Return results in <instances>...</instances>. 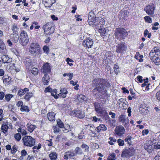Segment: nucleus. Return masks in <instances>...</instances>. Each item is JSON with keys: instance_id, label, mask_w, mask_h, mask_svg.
<instances>
[{"instance_id": "de8ad7c7", "label": "nucleus", "mask_w": 160, "mask_h": 160, "mask_svg": "<svg viewBox=\"0 0 160 160\" xmlns=\"http://www.w3.org/2000/svg\"><path fill=\"white\" fill-rule=\"evenodd\" d=\"M21 110L22 111L29 112V110L28 107L26 106L22 105L20 108Z\"/></svg>"}, {"instance_id": "4468645a", "label": "nucleus", "mask_w": 160, "mask_h": 160, "mask_svg": "<svg viewBox=\"0 0 160 160\" xmlns=\"http://www.w3.org/2000/svg\"><path fill=\"white\" fill-rule=\"evenodd\" d=\"M155 7L153 4H149L146 6L144 8V10L149 15H152L154 14V12Z\"/></svg>"}, {"instance_id": "393cba45", "label": "nucleus", "mask_w": 160, "mask_h": 160, "mask_svg": "<svg viewBox=\"0 0 160 160\" xmlns=\"http://www.w3.org/2000/svg\"><path fill=\"white\" fill-rule=\"evenodd\" d=\"M148 78H146V79H144V83L142 84V90L144 91H147L149 89V85L148 84Z\"/></svg>"}, {"instance_id": "13d9d810", "label": "nucleus", "mask_w": 160, "mask_h": 160, "mask_svg": "<svg viewBox=\"0 0 160 160\" xmlns=\"http://www.w3.org/2000/svg\"><path fill=\"white\" fill-rule=\"evenodd\" d=\"M17 151V147L14 145L13 146L11 149V153L12 154H14Z\"/></svg>"}, {"instance_id": "603ef678", "label": "nucleus", "mask_w": 160, "mask_h": 160, "mask_svg": "<svg viewBox=\"0 0 160 160\" xmlns=\"http://www.w3.org/2000/svg\"><path fill=\"white\" fill-rule=\"evenodd\" d=\"M66 61L67 62L68 64L70 66H72L73 65V64L71 63H70V62H73L74 61L72 59H71L69 58H67L66 59Z\"/></svg>"}, {"instance_id": "c9c22d12", "label": "nucleus", "mask_w": 160, "mask_h": 160, "mask_svg": "<svg viewBox=\"0 0 160 160\" xmlns=\"http://www.w3.org/2000/svg\"><path fill=\"white\" fill-rule=\"evenodd\" d=\"M144 148L147 150L148 152L149 153H150L152 152V146L149 145H147V144H145L144 146Z\"/></svg>"}, {"instance_id": "20e7f679", "label": "nucleus", "mask_w": 160, "mask_h": 160, "mask_svg": "<svg viewBox=\"0 0 160 160\" xmlns=\"http://www.w3.org/2000/svg\"><path fill=\"white\" fill-rule=\"evenodd\" d=\"M127 35V32L124 28H116L114 35L118 40H121L124 39Z\"/></svg>"}, {"instance_id": "f3484780", "label": "nucleus", "mask_w": 160, "mask_h": 160, "mask_svg": "<svg viewBox=\"0 0 160 160\" xmlns=\"http://www.w3.org/2000/svg\"><path fill=\"white\" fill-rule=\"evenodd\" d=\"M71 116L78 117L79 118H83L84 116V112H83L79 111L73 110L72 111L70 114Z\"/></svg>"}, {"instance_id": "e433bc0d", "label": "nucleus", "mask_w": 160, "mask_h": 160, "mask_svg": "<svg viewBox=\"0 0 160 160\" xmlns=\"http://www.w3.org/2000/svg\"><path fill=\"white\" fill-rule=\"evenodd\" d=\"M104 20L101 18H98L96 22V23H97V26L103 25L104 23Z\"/></svg>"}, {"instance_id": "ea45409f", "label": "nucleus", "mask_w": 160, "mask_h": 160, "mask_svg": "<svg viewBox=\"0 0 160 160\" xmlns=\"http://www.w3.org/2000/svg\"><path fill=\"white\" fill-rule=\"evenodd\" d=\"M57 125L60 128H64V124L60 119H58L57 120Z\"/></svg>"}, {"instance_id": "5701e85b", "label": "nucleus", "mask_w": 160, "mask_h": 160, "mask_svg": "<svg viewBox=\"0 0 160 160\" xmlns=\"http://www.w3.org/2000/svg\"><path fill=\"white\" fill-rule=\"evenodd\" d=\"M74 155L75 154L73 152L69 151L65 153L63 158L64 159L67 160L73 158Z\"/></svg>"}, {"instance_id": "f03ea898", "label": "nucleus", "mask_w": 160, "mask_h": 160, "mask_svg": "<svg viewBox=\"0 0 160 160\" xmlns=\"http://www.w3.org/2000/svg\"><path fill=\"white\" fill-rule=\"evenodd\" d=\"M151 60L157 65H160V50L158 48L154 47L149 53Z\"/></svg>"}, {"instance_id": "412c9836", "label": "nucleus", "mask_w": 160, "mask_h": 160, "mask_svg": "<svg viewBox=\"0 0 160 160\" xmlns=\"http://www.w3.org/2000/svg\"><path fill=\"white\" fill-rule=\"evenodd\" d=\"M56 0H43L44 6L47 8H50L52 4L56 2Z\"/></svg>"}, {"instance_id": "473e14b6", "label": "nucleus", "mask_w": 160, "mask_h": 160, "mask_svg": "<svg viewBox=\"0 0 160 160\" xmlns=\"http://www.w3.org/2000/svg\"><path fill=\"white\" fill-rule=\"evenodd\" d=\"M1 58L3 63H8L10 62V61H9L10 59L9 58L6 54L2 55L1 57Z\"/></svg>"}, {"instance_id": "69168bd1", "label": "nucleus", "mask_w": 160, "mask_h": 160, "mask_svg": "<svg viewBox=\"0 0 160 160\" xmlns=\"http://www.w3.org/2000/svg\"><path fill=\"white\" fill-rule=\"evenodd\" d=\"M0 53L3 55L6 54L7 53V50L6 48L0 49Z\"/></svg>"}, {"instance_id": "4c0bfd02", "label": "nucleus", "mask_w": 160, "mask_h": 160, "mask_svg": "<svg viewBox=\"0 0 160 160\" xmlns=\"http://www.w3.org/2000/svg\"><path fill=\"white\" fill-rule=\"evenodd\" d=\"M33 94L32 92H28L24 96V99L26 100H29L30 98L32 97Z\"/></svg>"}, {"instance_id": "0eeeda50", "label": "nucleus", "mask_w": 160, "mask_h": 160, "mask_svg": "<svg viewBox=\"0 0 160 160\" xmlns=\"http://www.w3.org/2000/svg\"><path fill=\"white\" fill-rule=\"evenodd\" d=\"M44 33L47 35L52 34L54 32V28L52 23L48 22L43 26Z\"/></svg>"}, {"instance_id": "b1692460", "label": "nucleus", "mask_w": 160, "mask_h": 160, "mask_svg": "<svg viewBox=\"0 0 160 160\" xmlns=\"http://www.w3.org/2000/svg\"><path fill=\"white\" fill-rule=\"evenodd\" d=\"M50 81V77L47 74H44L42 79V82L44 85H48Z\"/></svg>"}, {"instance_id": "09e8293b", "label": "nucleus", "mask_w": 160, "mask_h": 160, "mask_svg": "<svg viewBox=\"0 0 160 160\" xmlns=\"http://www.w3.org/2000/svg\"><path fill=\"white\" fill-rule=\"evenodd\" d=\"M32 24L34 25V28L35 29H38L40 27V26L39 25L38 23L37 22L34 21L32 22Z\"/></svg>"}, {"instance_id": "7c9ffc66", "label": "nucleus", "mask_w": 160, "mask_h": 160, "mask_svg": "<svg viewBox=\"0 0 160 160\" xmlns=\"http://www.w3.org/2000/svg\"><path fill=\"white\" fill-rule=\"evenodd\" d=\"M2 79L4 83L7 84H9L11 82V78L8 76H4L2 77Z\"/></svg>"}, {"instance_id": "a18cd8bd", "label": "nucleus", "mask_w": 160, "mask_h": 160, "mask_svg": "<svg viewBox=\"0 0 160 160\" xmlns=\"http://www.w3.org/2000/svg\"><path fill=\"white\" fill-rule=\"evenodd\" d=\"M18 29V28L17 25L14 23L12 27V30L13 31V32L16 33V32H18L17 30Z\"/></svg>"}, {"instance_id": "1a4fd4ad", "label": "nucleus", "mask_w": 160, "mask_h": 160, "mask_svg": "<svg viewBox=\"0 0 160 160\" xmlns=\"http://www.w3.org/2000/svg\"><path fill=\"white\" fill-rule=\"evenodd\" d=\"M97 19H96L95 15L92 11L90 12L89 14L88 22L89 24L93 27L97 26V23H96Z\"/></svg>"}, {"instance_id": "dca6fc26", "label": "nucleus", "mask_w": 160, "mask_h": 160, "mask_svg": "<svg viewBox=\"0 0 160 160\" xmlns=\"http://www.w3.org/2000/svg\"><path fill=\"white\" fill-rule=\"evenodd\" d=\"M125 129L122 126L117 127L115 129V132L117 135L122 136L125 132Z\"/></svg>"}, {"instance_id": "bf43d9fd", "label": "nucleus", "mask_w": 160, "mask_h": 160, "mask_svg": "<svg viewBox=\"0 0 160 160\" xmlns=\"http://www.w3.org/2000/svg\"><path fill=\"white\" fill-rule=\"evenodd\" d=\"M14 138L16 140L19 141L21 138L20 134L19 133H17L16 134L14 135Z\"/></svg>"}, {"instance_id": "f8f14e48", "label": "nucleus", "mask_w": 160, "mask_h": 160, "mask_svg": "<svg viewBox=\"0 0 160 160\" xmlns=\"http://www.w3.org/2000/svg\"><path fill=\"white\" fill-rule=\"evenodd\" d=\"M135 151L133 148H130L128 149L125 150L122 152V155L124 157L129 158L134 155Z\"/></svg>"}, {"instance_id": "338daca9", "label": "nucleus", "mask_w": 160, "mask_h": 160, "mask_svg": "<svg viewBox=\"0 0 160 160\" xmlns=\"http://www.w3.org/2000/svg\"><path fill=\"white\" fill-rule=\"evenodd\" d=\"M149 133L148 129H144L142 132V135L145 136L147 135Z\"/></svg>"}, {"instance_id": "7ed1b4c3", "label": "nucleus", "mask_w": 160, "mask_h": 160, "mask_svg": "<svg viewBox=\"0 0 160 160\" xmlns=\"http://www.w3.org/2000/svg\"><path fill=\"white\" fill-rule=\"evenodd\" d=\"M29 52L34 56H40L42 54L40 45L37 42L32 43L29 48Z\"/></svg>"}, {"instance_id": "a878e982", "label": "nucleus", "mask_w": 160, "mask_h": 160, "mask_svg": "<svg viewBox=\"0 0 160 160\" xmlns=\"http://www.w3.org/2000/svg\"><path fill=\"white\" fill-rule=\"evenodd\" d=\"M113 54L110 51L106 52L104 55V58L105 59L109 60L111 61L112 60L113 58Z\"/></svg>"}, {"instance_id": "052dcab7", "label": "nucleus", "mask_w": 160, "mask_h": 160, "mask_svg": "<svg viewBox=\"0 0 160 160\" xmlns=\"http://www.w3.org/2000/svg\"><path fill=\"white\" fill-rule=\"evenodd\" d=\"M117 142L119 146H123L124 145V141L121 139H118V140Z\"/></svg>"}, {"instance_id": "bb28decb", "label": "nucleus", "mask_w": 160, "mask_h": 160, "mask_svg": "<svg viewBox=\"0 0 160 160\" xmlns=\"http://www.w3.org/2000/svg\"><path fill=\"white\" fill-rule=\"evenodd\" d=\"M10 125L8 124H2L1 127V131L4 134H7Z\"/></svg>"}, {"instance_id": "49530a36", "label": "nucleus", "mask_w": 160, "mask_h": 160, "mask_svg": "<svg viewBox=\"0 0 160 160\" xmlns=\"http://www.w3.org/2000/svg\"><path fill=\"white\" fill-rule=\"evenodd\" d=\"M109 141L108 142L111 145L113 144V142H116V139L114 138L110 137L109 138Z\"/></svg>"}, {"instance_id": "e2e57ef3", "label": "nucleus", "mask_w": 160, "mask_h": 160, "mask_svg": "<svg viewBox=\"0 0 160 160\" xmlns=\"http://www.w3.org/2000/svg\"><path fill=\"white\" fill-rule=\"evenodd\" d=\"M41 145L40 143H39L38 146L36 145L33 147V149H34L33 152H35V151H37V150H39L41 148Z\"/></svg>"}, {"instance_id": "ddd939ff", "label": "nucleus", "mask_w": 160, "mask_h": 160, "mask_svg": "<svg viewBox=\"0 0 160 160\" xmlns=\"http://www.w3.org/2000/svg\"><path fill=\"white\" fill-rule=\"evenodd\" d=\"M26 69L28 70H30L32 68L33 65L32 61L30 57H28L23 62Z\"/></svg>"}, {"instance_id": "79ce46f5", "label": "nucleus", "mask_w": 160, "mask_h": 160, "mask_svg": "<svg viewBox=\"0 0 160 160\" xmlns=\"http://www.w3.org/2000/svg\"><path fill=\"white\" fill-rule=\"evenodd\" d=\"M86 98V97L82 94H78L76 97L77 100H84Z\"/></svg>"}, {"instance_id": "58836bf2", "label": "nucleus", "mask_w": 160, "mask_h": 160, "mask_svg": "<svg viewBox=\"0 0 160 160\" xmlns=\"http://www.w3.org/2000/svg\"><path fill=\"white\" fill-rule=\"evenodd\" d=\"M57 154L55 152H52L50 154L49 157L51 160H55L57 158Z\"/></svg>"}, {"instance_id": "cd10ccee", "label": "nucleus", "mask_w": 160, "mask_h": 160, "mask_svg": "<svg viewBox=\"0 0 160 160\" xmlns=\"http://www.w3.org/2000/svg\"><path fill=\"white\" fill-rule=\"evenodd\" d=\"M30 70H28V72H30L34 76L38 75L39 73L38 69L37 68L33 67L30 69Z\"/></svg>"}, {"instance_id": "2f4dec72", "label": "nucleus", "mask_w": 160, "mask_h": 160, "mask_svg": "<svg viewBox=\"0 0 160 160\" xmlns=\"http://www.w3.org/2000/svg\"><path fill=\"white\" fill-rule=\"evenodd\" d=\"M107 129V127L104 124H100L99 126L97 127L96 129L98 132L104 131L106 130Z\"/></svg>"}, {"instance_id": "0e129e2a", "label": "nucleus", "mask_w": 160, "mask_h": 160, "mask_svg": "<svg viewBox=\"0 0 160 160\" xmlns=\"http://www.w3.org/2000/svg\"><path fill=\"white\" fill-rule=\"evenodd\" d=\"M64 129L63 130L64 131H66V132H68L69 131L71 130V128H70V126L69 125H67L65 126V127L64 128H63Z\"/></svg>"}, {"instance_id": "2eb2a0df", "label": "nucleus", "mask_w": 160, "mask_h": 160, "mask_svg": "<svg viewBox=\"0 0 160 160\" xmlns=\"http://www.w3.org/2000/svg\"><path fill=\"white\" fill-rule=\"evenodd\" d=\"M128 12L127 10H121L118 15V18L123 22L127 20L128 16Z\"/></svg>"}, {"instance_id": "72a5a7b5", "label": "nucleus", "mask_w": 160, "mask_h": 160, "mask_svg": "<svg viewBox=\"0 0 160 160\" xmlns=\"http://www.w3.org/2000/svg\"><path fill=\"white\" fill-rule=\"evenodd\" d=\"M55 113L53 112H49L48 113L47 116L48 120L50 121H52L55 120Z\"/></svg>"}, {"instance_id": "4d7b16f0", "label": "nucleus", "mask_w": 160, "mask_h": 160, "mask_svg": "<svg viewBox=\"0 0 160 160\" xmlns=\"http://www.w3.org/2000/svg\"><path fill=\"white\" fill-rule=\"evenodd\" d=\"M145 21L147 22L151 23L152 22V19L148 16H146L144 17Z\"/></svg>"}, {"instance_id": "f704fd0d", "label": "nucleus", "mask_w": 160, "mask_h": 160, "mask_svg": "<svg viewBox=\"0 0 160 160\" xmlns=\"http://www.w3.org/2000/svg\"><path fill=\"white\" fill-rule=\"evenodd\" d=\"M28 130L30 132H32L36 128V126L35 125L31 124L30 123H28L27 125Z\"/></svg>"}, {"instance_id": "6ab92c4d", "label": "nucleus", "mask_w": 160, "mask_h": 160, "mask_svg": "<svg viewBox=\"0 0 160 160\" xmlns=\"http://www.w3.org/2000/svg\"><path fill=\"white\" fill-rule=\"evenodd\" d=\"M93 42L92 39L90 38L84 40L82 42V44L84 47L90 48L93 44Z\"/></svg>"}, {"instance_id": "774afa93", "label": "nucleus", "mask_w": 160, "mask_h": 160, "mask_svg": "<svg viewBox=\"0 0 160 160\" xmlns=\"http://www.w3.org/2000/svg\"><path fill=\"white\" fill-rule=\"evenodd\" d=\"M73 73H67V75L69 77V78L68 79V80H71L73 77Z\"/></svg>"}, {"instance_id": "c85d7f7f", "label": "nucleus", "mask_w": 160, "mask_h": 160, "mask_svg": "<svg viewBox=\"0 0 160 160\" xmlns=\"http://www.w3.org/2000/svg\"><path fill=\"white\" fill-rule=\"evenodd\" d=\"M28 91L29 89L28 88H25L23 89H20L18 91V96L21 97L25 93L28 92Z\"/></svg>"}, {"instance_id": "c03bdc74", "label": "nucleus", "mask_w": 160, "mask_h": 160, "mask_svg": "<svg viewBox=\"0 0 160 160\" xmlns=\"http://www.w3.org/2000/svg\"><path fill=\"white\" fill-rule=\"evenodd\" d=\"M42 49L44 52L45 53L47 54H48L49 53V48L47 46H44L42 48Z\"/></svg>"}, {"instance_id": "423d86ee", "label": "nucleus", "mask_w": 160, "mask_h": 160, "mask_svg": "<svg viewBox=\"0 0 160 160\" xmlns=\"http://www.w3.org/2000/svg\"><path fill=\"white\" fill-rule=\"evenodd\" d=\"M29 42V39L27 32L24 30L22 31L20 36L19 42L23 46H26Z\"/></svg>"}, {"instance_id": "4be33fe9", "label": "nucleus", "mask_w": 160, "mask_h": 160, "mask_svg": "<svg viewBox=\"0 0 160 160\" xmlns=\"http://www.w3.org/2000/svg\"><path fill=\"white\" fill-rule=\"evenodd\" d=\"M119 120L121 122L124 126L128 123V118H126V116L122 114L121 115L119 118Z\"/></svg>"}, {"instance_id": "680f3d73", "label": "nucleus", "mask_w": 160, "mask_h": 160, "mask_svg": "<svg viewBox=\"0 0 160 160\" xmlns=\"http://www.w3.org/2000/svg\"><path fill=\"white\" fill-rule=\"evenodd\" d=\"M152 142L155 144L156 143V142H154V141H152ZM153 148L156 149H160V144H158V143L155 144L153 146Z\"/></svg>"}, {"instance_id": "6e6d98bb", "label": "nucleus", "mask_w": 160, "mask_h": 160, "mask_svg": "<svg viewBox=\"0 0 160 160\" xmlns=\"http://www.w3.org/2000/svg\"><path fill=\"white\" fill-rule=\"evenodd\" d=\"M75 152L78 154H82V151L81 149L79 147H77L75 149Z\"/></svg>"}, {"instance_id": "aec40b11", "label": "nucleus", "mask_w": 160, "mask_h": 160, "mask_svg": "<svg viewBox=\"0 0 160 160\" xmlns=\"http://www.w3.org/2000/svg\"><path fill=\"white\" fill-rule=\"evenodd\" d=\"M44 92L45 93L50 92L52 96L54 97L55 95L57 94L58 91L56 89H52L50 87L48 86L45 88Z\"/></svg>"}, {"instance_id": "864d4df0", "label": "nucleus", "mask_w": 160, "mask_h": 160, "mask_svg": "<svg viewBox=\"0 0 160 160\" xmlns=\"http://www.w3.org/2000/svg\"><path fill=\"white\" fill-rule=\"evenodd\" d=\"M81 147L82 149H84V151L88 152L89 151V147L86 144H83L82 145Z\"/></svg>"}, {"instance_id": "6e6552de", "label": "nucleus", "mask_w": 160, "mask_h": 160, "mask_svg": "<svg viewBox=\"0 0 160 160\" xmlns=\"http://www.w3.org/2000/svg\"><path fill=\"white\" fill-rule=\"evenodd\" d=\"M127 46L124 42L119 43L116 46V52L118 53L123 54L126 52Z\"/></svg>"}, {"instance_id": "37998d69", "label": "nucleus", "mask_w": 160, "mask_h": 160, "mask_svg": "<svg viewBox=\"0 0 160 160\" xmlns=\"http://www.w3.org/2000/svg\"><path fill=\"white\" fill-rule=\"evenodd\" d=\"M116 159V155L112 153L110 154L108 156L107 160H115Z\"/></svg>"}, {"instance_id": "5fc2aeb1", "label": "nucleus", "mask_w": 160, "mask_h": 160, "mask_svg": "<svg viewBox=\"0 0 160 160\" xmlns=\"http://www.w3.org/2000/svg\"><path fill=\"white\" fill-rule=\"evenodd\" d=\"M119 66L118 65V64H114L113 67V69H114V71L115 72V73L117 74L118 72V69H119Z\"/></svg>"}, {"instance_id": "c756f323", "label": "nucleus", "mask_w": 160, "mask_h": 160, "mask_svg": "<svg viewBox=\"0 0 160 160\" xmlns=\"http://www.w3.org/2000/svg\"><path fill=\"white\" fill-rule=\"evenodd\" d=\"M124 140L128 144L130 145H132L133 143V138L131 136L129 135L126 137Z\"/></svg>"}, {"instance_id": "a211bd4d", "label": "nucleus", "mask_w": 160, "mask_h": 160, "mask_svg": "<svg viewBox=\"0 0 160 160\" xmlns=\"http://www.w3.org/2000/svg\"><path fill=\"white\" fill-rule=\"evenodd\" d=\"M60 93L58 94H56L54 96V98L55 99L58 98L59 97L60 98H65L66 97V95L68 93L67 90L65 88L61 89L60 90Z\"/></svg>"}, {"instance_id": "9d476101", "label": "nucleus", "mask_w": 160, "mask_h": 160, "mask_svg": "<svg viewBox=\"0 0 160 160\" xmlns=\"http://www.w3.org/2000/svg\"><path fill=\"white\" fill-rule=\"evenodd\" d=\"M41 71L42 73L44 74L50 73L51 71V68L50 63L48 62L44 63L41 67Z\"/></svg>"}, {"instance_id": "a19ab883", "label": "nucleus", "mask_w": 160, "mask_h": 160, "mask_svg": "<svg viewBox=\"0 0 160 160\" xmlns=\"http://www.w3.org/2000/svg\"><path fill=\"white\" fill-rule=\"evenodd\" d=\"M18 132H20L22 135H25L27 134L26 131L23 129H22L21 128H18Z\"/></svg>"}, {"instance_id": "8fccbe9b", "label": "nucleus", "mask_w": 160, "mask_h": 160, "mask_svg": "<svg viewBox=\"0 0 160 160\" xmlns=\"http://www.w3.org/2000/svg\"><path fill=\"white\" fill-rule=\"evenodd\" d=\"M6 47L5 45L1 38H0V49L6 48Z\"/></svg>"}, {"instance_id": "3c124183", "label": "nucleus", "mask_w": 160, "mask_h": 160, "mask_svg": "<svg viewBox=\"0 0 160 160\" xmlns=\"http://www.w3.org/2000/svg\"><path fill=\"white\" fill-rule=\"evenodd\" d=\"M13 97V95L10 94H7L5 95V100H10Z\"/></svg>"}, {"instance_id": "f257e3e1", "label": "nucleus", "mask_w": 160, "mask_h": 160, "mask_svg": "<svg viewBox=\"0 0 160 160\" xmlns=\"http://www.w3.org/2000/svg\"><path fill=\"white\" fill-rule=\"evenodd\" d=\"M93 85L95 88L93 89V92H97L98 96L103 98L108 95V91L111 85L107 79L98 78L92 80Z\"/></svg>"}, {"instance_id": "39448f33", "label": "nucleus", "mask_w": 160, "mask_h": 160, "mask_svg": "<svg viewBox=\"0 0 160 160\" xmlns=\"http://www.w3.org/2000/svg\"><path fill=\"white\" fill-rule=\"evenodd\" d=\"M22 141L24 146L31 147L35 145V140L30 136H25L22 138Z\"/></svg>"}, {"instance_id": "9b49d317", "label": "nucleus", "mask_w": 160, "mask_h": 160, "mask_svg": "<svg viewBox=\"0 0 160 160\" xmlns=\"http://www.w3.org/2000/svg\"><path fill=\"white\" fill-rule=\"evenodd\" d=\"M95 111L98 113H102L104 112V104L101 102H95L94 103Z\"/></svg>"}]
</instances>
